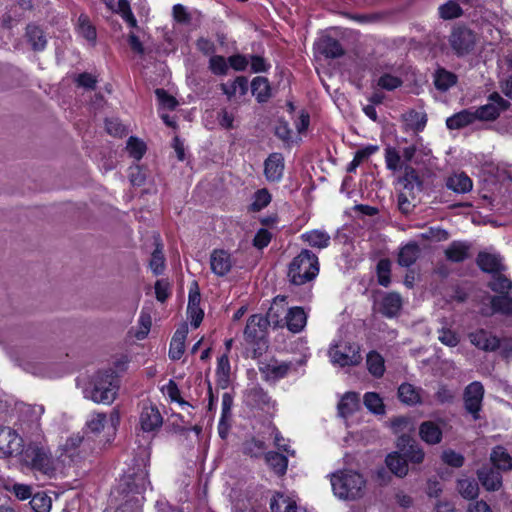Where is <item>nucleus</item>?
Returning <instances> with one entry per match:
<instances>
[{
    "mask_svg": "<svg viewBox=\"0 0 512 512\" xmlns=\"http://www.w3.org/2000/svg\"><path fill=\"white\" fill-rule=\"evenodd\" d=\"M149 460V453L142 450L133 458L132 464L125 470L118 486L120 493L125 497H144L142 494L150 486L147 470Z\"/></svg>",
    "mask_w": 512,
    "mask_h": 512,
    "instance_id": "nucleus-1",
    "label": "nucleus"
},
{
    "mask_svg": "<svg viewBox=\"0 0 512 512\" xmlns=\"http://www.w3.org/2000/svg\"><path fill=\"white\" fill-rule=\"evenodd\" d=\"M119 379L113 369L98 371L84 389V397L98 404L110 405L116 399Z\"/></svg>",
    "mask_w": 512,
    "mask_h": 512,
    "instance_id": "nucleus-2",
    "label": "nucleus"
},
{
    "mask_svg": "<svg viewBox=\"0 0 512 512\" xmlns=\"http://www.w3.org/2000/svg\"><path fill=\"white\" fill-rule=\"evenodd\" d=\"M319 260L315 253L303 249L288 266L287 277L293 285L301 286L313 281L319 274Z\"/></svg>",
    "mask_w": 512,
    "mask_h": 512,
    "instance_id": "nucleus-3",
    "label": "nucleus"
},
{
    "mask_svg": "<svg viewBox=\"0 0 512 512\" xmlns=\"http://www.w3.org/2000/svg\"><path fill=\"white\" fill-rule=\"evenodd\" d=\"M331 485L334 494L340 499L355 500L364 495L366 482L360 473L343 470L332 474Z\"/></svg>",
    "mask_w": 512,
    "mask_h": 512,
    "instance_id": "nucleus-4",
    "label": "nucleus"
},
{
    "mask_svg": "<svg viewBox=\"0 0 512 512\" xmlns=\"http://www.w3.org/2000/svg\"><path fill=\"white\" fill-rule=\"evenodd\" d=\"M22 462L44 475L52 476L55 473V465L49 450L37 443H30L21 450Z\"/></svg>",
    "mask_w": 512,
    "mask_h": 512,
    "instance_id": "nucleus-5",
    "label": "nucleus"
},
{
    "mask_svg": "<svg viewBox=\"0 0 512 512\" xmlns=\"http://www.w3.org/2000/svg\"><path fill=\"white\" fill-rule=\"evenodd\" d=\"M329 354L334 364L341 367L358 365L361 360L360 347L356 343L343 342L330 348Z\"/></svg>",
    "mask_w": 512,
    "mask_h": 512,
    "instance_id": "nucleus-6",
    "label": "nucleus"
},
{
    "mask_svg": "<svg viewBox=\"0 0 512 512\" xmlns=\"http://www.w3.org/2000/svg\"><path fill=\"white\" fill-rule=\"evenodd\" d=\"M510 107V102L499 93L493 92L488 97V103L478 107L475 111L476 120L494 121L499 115Z\"/></svg>",
    "mask_w": 512,
    "mask_h": 512,
    "instance_id": "nucleus-7",
    "label": "nucleus"
},
{
    "mask_svg": "<svg viewBox=\"0 0 512 512\" xmlns=\"http://www.w3.org/2000/svg\"><path fill=\"white\" fill-rule=\"evenodd\" d=\"M449 43L458 56H464L473 50L476 43V35L466 27H456L449 36Z\"/></svg>",
    "mask_w": 512,
    "mask_h": 512,
    "instance_id": "nucleus-8",
    "label": "nucleus"
},
{
    "mask_svg": "<svg viewBox=\"0 0 512 512\" xmlns=\"http://www.w3.org/2000/svg\"><path fill=\"white\" fill-rule=\"evenodd\" d=\"M484 397V387L478 382L470 383L464 391L463 399L464 406L468 413H470L474 420L480 418L479 412L482 408V401Z\"/></svg>",
    "mask_w": 512,
    "mask_h": 512,
    "instance_id": "nucleus-9",
    "label": "nucleus"
},
{
    "mask_svg": "<svg viewBox=\"0 0 512 512\" xmlns=\"http://www.w3.org/2000/svg\"><path fill=\"white\" fill-rule=\"evenodd\" d=\"M397 448L406 461L420 464L424 460L425 453L423 449L414 439L405 433L398 437Z\"/></svg>",
    "mask_w": 512,
    "mask_h": 512,
    "instance_id": "nucleus-10",
    "label": "nucleus"
},
{
    "mask_svg": "<svg viewBox=\"0 0 512 512\" xmlns=\"http://www.w3.org/2000/svg\"><path fill=\"white\" fill-rule=\"evenodd\" d=\"M22 438L10 427L0 425V457L20 453Z\"/></svg>",
    "mask_w": 512,
    "mask_h": 512,
    "instance_id": "nucleus-11",
    "label": "nucleus"
},
{
    "mask_svg": "<svg viewBox=\"0 0 512 512\" xmlns=\"http://www.w3.org/2000/svg\"><path fill=\"white\" fill-rule=\"evenodd\" d=\"M285 302V296L279 295L274 298V301L268 309L266 316H264V320L268 326L272 325L274 328L284 327L287 310Z\"/></svg>",
    "mask_w": 512,
    "mask_h": 512,
    "instance_id": "nucleus-12",
    "label": "nucleus"
},
{
    "mask_svg": "<svg viewBox=\"0 0 512 512\" xmlns=\"http://www.w3.org/2000/svg\"><path fill=\"white\" fill-rule=\"evenodd\" d=\"M233 266V260L227 251L223 249H215L212 251L210 255V267L212 272L219 276L223 277L227 275Z\"/></svg>",
    "mask_w": 512,
    "mask_h": 512,
    "instance_id": "nucleus-13",
    "label": "nucleus"
},
{
    "mask_svg": "<svg viewBox=\"0 0 512 512\" xmlns=\"http://www.w3.org/2000/svg\"><path fill=\"white\" fill-rule=\"evenodd\" d=\"M163 418L158 408L152 404H143L140 424L143 431L152 432L162 426Z\"/></svg>",
    "mask_w": 512,
    "mask_h": 512,
    "instance_id": "nucleus-14",
    "label": "nucleus"
},
{
    "mask_svg": "<svg viewBox=\"0 0 512 512\" xmlns=\"http://www.w3.org/2000/svg\"><path fill=\"white\" fill-rule=\"evenodd\" d=\"M476 264L483 272L491 275L503 272L506 269L502 257L497 253L479 252L476 258Z\"/></svg>",
    "mask_w": 512,
    "mask_h": 512,
    "instance_id": "nucleus-15",
    "label": "nucleus"
},
{
    "mask_svg": "<svg viewBox=\"0 0 512 512\" xmlns=\"http://www.w3.org/2000/svg\"><path fill=\"white\" fill-rule=\"evenodd\" d=\"M284 157L280 153H272L264 162V175L269 182H279L284 172Z\"/></svg>",
    "mask_w": 512,
    "mask_h": 512,
    "instance_id": "nucleus-16",
    "label": "nucleus"
},
{
    "mask_svg": "<svg viewBox=\"0 0 512 512\" xmlns=\"http://www.w3.org/2000/svg\"><path fill=\"white\" fill-rule=\"evenodd\" d=\"M469 339L474 346L487 352L500 348V339L484 329L470 333Z\"/></svg>",
    "mask_w": 512,
    "mask_h": 512,
    "instance_id": "nucleus-17",
    "label": "nucleus"
},
{
    "mask_svg": "<svg viewBox=\"0 0 512 512\" xmlns=\"http://www.w3.org/2000/svg\"><path fill=\"white\" fill-rule=\"evenodd\" d=\"M267 327L264 316L259 314L251 315L248 318L244 336L248 342H256L264 337Z\"/></svg>",
    "mask_w": 512,
    "mask_h": 512,
    "instance_id": "nucleus-18",
    "label": "nucleus"
},
{
    "mask_svg": "<svg viewBox=\"0 0 512 512\" xmlns=\"http://www.w3.org/2000/svg\"><path fill=\"white\" fill-rule=\"evenodd\" d=\"M477 476L480 483L487 491H497L502 486L501 473L494 467L483 466L477 471Z\"/></svg>",
    "mask_w": 512,
    "mask_h": 512,
    "instance_id": "nucleus-19",
    "label": "nucleus"
},
{
    "mask_svg": "<svg viewBox=\"0 0 512 512\" xmlns=\"http://www.w3.org/2000/svg\"><path fill=\"white\" fill-rule=\"evenodd\" d=\"M307 323V314L302 307L287 308L284 326L292 333L301 332Z\"/></svg>",
    "mask_w": 512,
    "mask_h": 512,
    "instance_id": "nucleus-20",
    "label": "nucleus"
},
{
    "mask_svg": "<svg viewBox=\"0 0 512 512\" xmlns=\"http://www.w3.org/2000/svg\"><path fill=\"white\" fill-rule=\"evenodd\" d=\"M399 182L403 185L402 191L408 192L412 199H416V194L422 191V181L411 166H405V173Z\"/></svg>",
    "mask_w": 512,
    "mask_h": 512,
    "instance_id": "nucleus-21",
    "label": "nucleus"
},
{
    "mask_svg": "<svg viewBox=\"0 0 512 512\" xmlns=\"http://www.w3.org/2000/svg\"><path fill=\"white\" fill-rule=\"evenodd\" d=\"M316 48L318 52L326 58L334 59L341 57L344 54V49L339 41L330 36L320 38L316 43Z\"/></svg>",
    "mask_w": 512,
    "mask_h": 512,
    "instance_id": "nucleus-22",
    "label": "nucleus"
},
{
    "mask_svg": "<svg viewBox=\"0 0 512 512\" xmlns=\"http://www.w3.org/2000/svg\"><path fill=\"white\" fill-rule=\"evenodd\" d=\"M402 308V298L396 292L387 293L380 302L379 311L385 317L392 318L398 315Z\"/></svg>",
    "mask_w": 512,
    "mask_h": 512,
    "instance_id": "nucleus-23",
    "label": "nucleus"
},
{
    "mask_svg": "<svg viewBox=\"0 0 512 512\" xmlns=\"http://www.w3.org/2000/svg\"><path fill=\"white\" fill-rule=\"evenodd\" d=\"M419 435L421 439L430 445H435L442 440V429L434 421H424L420 424Z\"/></svg>",
    "mask_w": 512,
    "mask_h": 512,
    "instance_id": "nucleus-24",
    "label": "nucleus"
},
{
    "mask_svg": "<svg viewBox=\"0 0 512 512\" xmlns=\"http://www.w3.org/2000/svg\"><path fill=\"white\" fill-rule=\"evenodd\" d=\"M195 287V291L190 290L187 310L191 318V325L197 328L203 320L204 312L200 308L201 296L196 283Z\"/></svg>",
    "mask_w": 512,
    "mask_h": 512,
    "instance_id": "nucleus-25",
    "label": "nucleus"
},
{
    "mask_svg": "<svg viewBox=\"0 0 512 512\" xmlns=\"http://www.w3.org/2000/svg\"><path fill=\"white\" fill-rule=\"evenodd\" d=\"M301 239L309 246L318 249L327 248L331 241V237L327 232L318 229L303 233Z\"/></svg>",
    "mask_w": 512,
    "mask_h": 512,
    "instance_id": "nucleus-26",
    "label": "nucleus"
},
{
    "mask_svg": "<svg viewBox=\"0 0 512 512\" xmlns=\"http://www.w3.org/2000/svg\"><path fill=\"white\" fill-rule=\"evenodd\" d=\"M470 245L462 241H453L445 250L447 260L460 263L469 257Z\"/></svg>",
    "mask_w": 512,
    "mask_h": 512,
    "instance_id": "nucleus-27",
    "label": "nucleus"
},
{
    "mask_svg": "<svg viewBox=\"0 0 512 512\" xmlns=\"http://www.w3.org/2000/svg\"><path fill=\"white\" fill-rule=\"evenodd\" d=\"M476 120L475 111L464 109L446 120V126L450 130H457L472 124Z\"/></svg>",
    "mask_w": 512,
    "mask_h": 512,
    "instance_id": "nucleus-28",
    "label": "nucleus"
},
{
    "mask_svg": "<svg viewBox=\"0 0 512 512\" xmlns=\"http://www.w3.org/2000/svg\"><path fill=\"white\" fill-rule=\"evenodd\" d=\"M251 92L259 103L267 102L271 96V86L266 77L257 76L251 82Z\"/></svg>",
    "mask_w": 512,
    "mask_h": 512,
    "instance_id": "nucleus-29",
    "label": "nucleus"
},
{
    "mask_svg": "<svg viewBox=\"0 0 512 512\" xmlns=\"http://www.w3.org/2000/svg\"><path fill=\"white\" fill-rule=\"evenodd\" d=\"M419 255V245L416 242H409L400 249L397 262L402 267H410L417 261Z\"/></svg>",
    "mask_w": 512,
    "mask_h": 512,
    "instance_id": "nucleus-30",
    "label": "nucleus"
},
{
    "mask_svg": "<svg viewBox=\"0 0 512 512\" xmlns=\"http://www.w3.org/2000/svg\"><path fill=\"white\" fill-rule=\"evenodd\" d=\"M338 414L346 418L359 408V395L355 392H347L338 403Z\"/></svg>",
    "mask_w": 512,
    "mask_h": 512,
    "instance_id": "nucleus-31",
    "label": "nucleus"
},
{
    "mask_svg": "<svg viewBox=\"0 0 512 512\" xmlns=\"http://www.w3.org/2000/svg\"><path fill=\"white\" fill-rule=\"evenodd\" d=\"M472 186V180L464 173L453 174L446 180V187L456 193H467Z\"/></svg>",
    "mask_w": 512,
    "mask_h": 512,
    "instance_id": "nucleus-32",
    "label": "nucleus"
},
{
    "mask_svg": "<svg viewBox=\"0 0 512 512\" xmlns=\"http://www.w3.org/2000/svg\"><path fill=\"white\" fill-rule=\"evenodd\" d=\"M457 83V76L444 69L438 68L434 73V85L437 90L441 92L448 91L451 87H453Z\"/></svg>",
    "mask_w": 512,
    "mask_h": 512,
    "instance_id": "nucleus-33",
    "label": "nucleus"
},
{
    "mask_svg": "<svg viewBox=\"0 0 512 512\" xmlns=\"http://www.w3.org/2000/svg\"><path fill=\"white\" fill-rule=\"evenodd\" d=\"M389 470L398 477H404L408 473V464L406 459L399 452L389 454L385 459Z\"/></svg>",
    "mask_w": 512,
    "mask_h": 512,
    "instance_id": "nucleus-34",
    "label": "nucleus"
},
{
    "mask_svg": "<svg viewBox=\"0 0 512 512\" xmlns=\"http://www.w3.org/2000/svg\"><path fill=\"white\" fill-rule=\"evenodd\" d=\"M247 401L249 404L261 409L273 406L271 397L261 387H253L247 392Z\"/></svg>",
    "mask_w": 512,
    "mask_h": 512,
    "instance_id": "nucleus-35",
    "label": "nucleus"
},
{
    "mask_svg": "<svg viewBox=\"0 0 512 512\" xmlns=\"http://www.w3.org/2000/svg\"><path fill=\"white\" fill-rule=\"evenodd\" d=\"M26 37L35 51H42L47 45V39L44 31L36 25H28L26 28Z\"/></svg>",
    "mask_w": 512,
    "mask_h": 512,
    "instance_id": "nucleus-36",
    "label": "nucleus"
},
{
    "mask_svg": "<svg viewBox=\"0 0 512 512\" xmlns=\"http://www.w3.org/2000/svg\"><path fill=\"white\" fill-rule=\"evenodd\" d=\"M420 392V388H416L410 383H402L398 388V398L407 405H416L421 403Z\"/></svg>",
    "mask_w": 512,
    "mask_h": 512,
    "instance_id": "nucleus-37",
    "label": "nucleus"
},
{
    "mask_svg": "<svg viewBox=\"0 0 512 512\" xmlns=\"http://www.w3.org/2000/svg\"><path fill=\"white\" fill-rule=\"evenodd\" d=\"M187 335V328L176 330L174 333L169 349V357L172 360H179L185 351V339Z\"/></svg>",
    "mask_w": 512,
    "mask_h": 512,
    "instance_id": "nucleus-38",
    "label": "nucleus"
},
{
    "mask_svg": "<svg viewBox=\"0 0 512 512\" xmlns=\"http://www.w3.org/2000/svg\"><path fill=\"white\" fill-rule=\"evenodd\" d=\"M86 456L87 450H72L70 448L62 447L58 459L63 466H76L81 463Z\"/></svg>",
    "mask_w": 512,
    "mask_h": 512,
    "instance_id": "nucleus-39",
    "label": "nucleus"
},
{
    "mask_svg": "<svg viewBox=\"0 0 512 512\" xmlns=\"http://www.w3.org/2000/svg\"><path fill=\"white\" fill-rule=\"evenodd\" d=\"M491 308L494 313L512 315V296L508 294L494 295L490 298Z\"/></svg>",
    "mask_w": 512,
    "mask_h": 512,
    "instance_id": "nucleus-40",
    "label": "nucleus"
},
{
    "mask_svg": "<svg viewBox=\"0 0 512 512\" xmlns=\"http://www.w3.org/2000/svg\"><path fill=\"white\" fill-rule=\"evenodd\" d=\"M265 461L277 475L282 476L286 473L288 467V459L286 456L270 451L265 454Z\"/></svg>",
    "mask_w": 512,
    "mask_h": 512,
    "instance_id": "nucleus-41",
    "label": "nucleus"
},
{
    "mask_svg": "<svg viewBox=\"0 0 512 512\" xmlns=\"http://www.w3.org/2000/svg\"><path fill=\"white\" fill-rule=\"evenodd\" d=\"M403 118L407 128L414 132L422 131L427 123V115L415 110L408 111Z\"/></svg>",
    "mask_w": 512,
    "mask_h": 512,
    "instance_id": "nucleus-42",
    "label": "nucleus"
},
{
    "mask_svg": "<svg viewBox=\"0 0 512 512\" xmlns=\"http://www.w3.org/2000/svg\"><path fill=\"white\" fill-rule=\"evenodd\" d=\"M490 459L497 470H509L512 467V459L502 446H497L492 450Z\"/></svg>",
    "mask_w": 512,
    "mask_h": 512,
    "instance_id": "nucleus-43",
    "label": "nucleus"
},
{
    "mask_svg": "<svg viewBox=\"0 0 512 512\" xmlns=\"http://www.w3.org/2000/svg\"><path fill=\"white\" fill-rule=\"evenodd\" d=\"M272 512H295L296 502L283 494L275 495L270 502Z\"/></svg>",
    "mask_w": 512,
    "mask_h": 512,
    "instance_id": "nucleus-44",
    "label": "nucleus"
},
{
    "mask_svg": "<svg viewBox=\"0 0 512 512\" xmlns=\"http://www.w3.org/2000/svg\"><path fill=\"white\" fill-rule=\"evenodd\" d=\"M488 287L498 295L508 294L512 289V281L504 276L502 272L492 274Z\"/></svg>",
    "mask_w": 512,
    "mask_h": 512,
    "instance_id": "nucleus-45",
    "label": "nucleus"
},
{
    "mask_svg": "<svg viewBox=\"0 0 512 512\" xmlns=\"http://www.w3.org/2000/svg\"><path fill=\"white\" fill-rule=\"evenodd\" d=\"M221 90L228 99H231L237 91L240 95H245L248 91V80L244 76H238L230 85L221 84Z\"/></svg>",
    "mask_w": 512,
    "mask_h": 512,
    "instance_id": "nucleus-46",
    "label": "nucleus"
},
{
    "mask_svg": "<svg viewBox=\"0 0 512 512\" xmlns=\"http://www.w3.org/2000/svg\"><path fill=\"white\" fill-rule=\"evenodd\" d=\"M366 364L368 371L376 378H380L383 376L385 372V365L383 357L375 352L371 351L367 355Z\"/></svg>",
    "mask_w": 512,
    "mask_h": 512,
    "instance_id": "nucleus-47",
    "label": "nucleus"
},
{
    "mask_svg": "<svg viewBox=\"0 0 512 512\" xmlns=\"http://www.w3.org/2000/svg\"><path fill=\"white\" fill-rule=\"evenodd\" d=\"M149 267L154 275H160L165 268V257L163 254V246L161 243L156 244L155 250L152 252L151 259L149 261Z\"/></svg>",
    "mask_w": 512,
    "mask_h": 512,
    "instance_id": "nucleus-48",
    "label": "nucleus"
},
{
    "mask_svg": "<svg viewBox=\"0 0 512 512\" xmlns=\"http://www.w3.org/2000/svg\"><path fill=\"white\" fill-rule=\"evenodd\" d=\"M78 33L84 37L86 40L90 42H95L97 33L95 27L91 24L89 18L81 14L78 18V26H77Z\"/></svg>",
    "mask_w": 512,
    "mask_h": 512,
    "instance_id": "nucleus-49",
    "label": "nucleus"
},
{
    "mask_svg": "<svg viewBox=\"0 0 512 512\" xmlns=\"http://www.w3.org/2000/svg\"><path fill=\"white\" fill-rule=\"evenodd\" d=\"M291 368V363L282 362L280 364H268L260 370L266 374L268 379H280L287 375Z\"/></svg>",
    "mask_w": 512,
    "mask_h": 512,
    "instance_id": "nucleus-50",
    "label": "nucleus"
},
{
    "mask_svg": "<svg viewBox=\"0 0 512 512\" xmlns=\"http://www.w3.org/2000/svg\"><path fill=\"white\" fill-rule=\"evenodd\" d=\"M457 488L461 496L465 499H475L479 494V486L474 479L459 480Z\"/></svg>",
    "mask_w": 512,
    "mask_h": 512,
    "instance_id": "nucleus-51",
    "label": "nucleus"
},
{
    "mask_svg": "<svg viewBox=\"0 0 512 512\" xmlns=\"http://www.w3.org/2000/svg\"><path fill=\"white\" fill-rule=\"evenodd\" d=\"M265 450V442L256 438H251L243 443V453L250 457H261L265 455Z\"/></svg>",
    "mask_w": 512,
    "mask_h": 512,
    "instance_id": "nucleus-52",
    "label": "nucleus"
},
{
    "mask_svg": "<svg viewBox=\"0 0 512 512\" xmlns=\"http://www.w3.org/2000/svg\"><path fill=\"white\" fill-rule=\"evenodd\" d=\"M378 283L383 287H388L391 283V261L387 258L380 259L376 266Z\"/></svg>",
    "mask_w": 512,
    "mask_h": 512,
    "instance_id": "nucleus-53",
    "label": "nucleus"
},
{
    "mask_svg": "<svg viewBox=\"0 0 512 512\" xmlns=\"http://www.w3.org/2000/svg\"><path fill=\"white\" fill-rule=\"evenodd\" d=\"M29 504L35 512H50L52 502L48 495L39 492L32 496Z\"/></svg>",
    "mask_w": 512,
    "mask_h": 512,
    "instance_id": "nucleus-54",
    "label": "nucleus"
},
{
    "mask_svg": "<svg viewBox=\"0 0 512 512\" xmlns=\"http://www.w3.org/2000/svg\"><path fill=\"white\" fill-rule=\"evenodd\" d=\"M364 405L374 414L379 415L385 412L383 401L381 397L375 392H367L364 395Z\"/></svg>",
    "mask_w": 512,
    "mask_h": 512,
    "instance_id": "nucleus-55",
    "label": "nucleus"
},
{
    "mask_svg": "<svg viewBox=\"0 0 512 512\" xmlns=\"http://www.w3.org/2000/svg\"><path fill=\"white\" fill-rule=\"evenodd\" d=\"M463 14L462 8L455 1H448L439 7V15L444 20H451Z\"/></svg>",
    "mask_w": 512,
    "mask_h": 512,
    "instance_id": "nucleus-56",
    "label": "nucleus"
},
{
    "mask_svg": "<svg viewBox=\"0 0 512 512\" xmlns=\"http://www.w3.org/2000/svg\"><path fill=\"white\" fill-rule=\"evenodd\" d=\"M401 157V154L396 148L391 146L385 148V162L389 170L397 171L402 168Z\"/></svg>",
    "mask_w": 512,
    "mask_h": 512,
    "instance_id": "nucleus-57",
    "label": "nucleus"
},
{
    "mask_svg": "<svg viewBox=\"0 0 512 512\" xmlns=\"http://www.w3.org/2000/svg\"><path fill=\"white\" fill-rule=\"evenodd\" d=\"M144 497H126V500L116 509V512H142Z\"/></svg>",
    "mask_w": 512,
    "mask_h": 512,
    "instance_id": "nucleus-58",
    "label": "nucleus"
},
{
    "mask_svg": "<svg viewBox=\"0 0 512 512\" xmlns=\"http://www.w3.org/2000/svg\"><path fill=\"white\" fill-rule=\"evenodd\" d=\"M5 489L14 494V496L21 501L32 498L33 496L32 487L27 484L14 483L10 486L6 485Z\"/></svg>",
    "mask_w": 512,
    "mask_h": 512,
    "instance_id": "nucleus-59",
    "label": "nucleus"
},
{
    "mask_svg": "<svg viewBox=\"0 0 512 512\" xmlns=\"http://www.w3.org/2000/svg\"><path fill=\"white\" fill-rule=\"evenodd\" d=\"M127 150L131 157L139 161L146 152V145L136 137H130L127 141Z\"/></svg>",
    "mask_w": 512,
    "mask_h": 512,
    "instance_id": "nucleus-60",
    "label": "nucleus"
},
{
    "mask_svg": "<svg viewBox=\"0 0 512 512\" xmlns=\"http://www.w3.org/2000/svg\"><path fill=\"white\" fill-rule=\"evenodd\" d=\"M209 68L215 75H225L228 72L227 61L220 55H214L210 58Z\"/></svg>",
    "mask_w": 512,
    "mask_h": 512,
    "instance_id": "nucleus-61",
    "label": "nucleus"
},
{
    "mask_svg": "<svg viewBox=\"0 0 512 512\" xmlns=\"http://www.w3.org/2000/svg\"><path fill=\"white\" fill-rule=\"evenodd\" d=\"M377 85L382 89L392 91L402 85V80L399 77L385 73L378 79Z\"/></svg>",
    "mask_w": 512,
    "mask_h": 512,
    "instance_id": "nucleus-62",
    "label": "nucleus"
},
{
    "mask_svg": "<svg viewBox=\"0 0 512 512\" xmlns=\"http://www.w3.org/2000/svg\"><path fill=\"white\" fill-rule=\"evenodd\" d=\"M271 202V194L265 188L258 190L254 194L252 207L255 211H260Z\"/></svg>",
    "mask_w": 512,
    "mask_h": 512,
    "instance_id": "nucleus-63",
    "label": "nucleus"
},
{
    "mask_svg": "<svg viewBox=\"0 0 512 512\" xmlns=\"http://www.w3.org/2000/svg\"><path fill=\"white\" fill-rule=\"evenodd\" d=\"M442 460L444 463L451 467L459 468L463 466L465 459L462 454L457 453L454 450L448 449L442 453Z\"/></svg>",
    "mask_w": 512,
    "mask_h": 512,
    "instance_id": "nucleus-64",
    "label": "nucleus"
}]
</instances>
